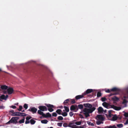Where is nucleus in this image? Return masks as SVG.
Returning <instances> with one entry per match:
<instances>
[{
	"label": "nucleus",
	"mask_w": 128,
	"mask_h": 128,
	"mask_svg": "<svg viewBox=\"0 0 128 128\" xmlns=\"http://www.w3.org/2000/svg\"><path fill=\"white\" fill-rule=\"evenodd\" d=\"M24 118L22 119L21 120H20L19 121V122L20 124H21L22 123H24Z\"/></svg>",
	"instance_id": "cd10ccee"
},
{
	"label": "nucleus",
	"mask_w": 128,
	"mask_h": 128,
	"mask_svg": "<svg viewBox=\"0 0 128 128\" xmlns=\"http://www.w3.org/2000/svg\"><path fill=\"white\" fill-rule=\"evenodd\" d=\"M0 98L2 100H6V98H5V96L4 94H3L0 96Z\"/></svg>",
	"instance_id": "72a5a7b5"
},
{
	"label": "nucleus",
	"mask_w": 128,
	"mask_h": 128,
	"mask_svg": "<svg viewBox=\"0 0 128 128\" xmlns=\"http://www.w3.org/2000/svg\"><path fill=\"white\" fill-rule=\"evenodd\" d=\"M8 86L6 85H2L1 87V88L3 90H6L7 89Z\"/></svg>",
	"instance_id": "6ab92c4d"
},
{
	"label": "nucleus",
	"mask_w": 128,
	"mask_h": 128,
	"mask_svg": "<svg viewBox=\"0 0 128 128\" xmlns=\"http://www.w3.org/2000/svg\"><path fill=\"white\" fill-rule=\"evenodd\" d=\"M16 119L14 117H12L11 119L8 122V123H14L15 120Z\"/></svg>",
	"instance_id": "f8f14e48"
},
{
	"label": "nucleus",
	"mask_w": 128,
	"mask_h": 128,
	"mask_svg": "<svg viewBox=\"0 0 128 128\" xmlns=\"http://www.w3.org/2000/svg\"><path fill=\"white\" fill-rule=\"evenodd\" d=\"M36 122V121L32 119H31L30 120V124H34Z\"/></svg>",
	"instance_id": "c85d7f7f"
},
{
	"label": "nucleus",
	"mask_w": 128,
	"mask_h": 128,
	"mask_svg": "<svg viewBox=\"0 0 128 128\" xmlns=\"http://www.w3.org/2000/svg\"><path fill=\"white\" fill-rule=\"evenodd\" d=\"M83 105L84 107L89 108H92V105L91 104L89 103L84 104Z\"/></svg>",
	"instance_id": "9d476101"
},
{
	"label": "nucleus",
	"mask_w": 128,
	"mask_h": 128,
	"mask_svg": "<svg viewBox=\"0 0 128 128\" xmlns=\"http://www.w3.org/2000/svg\"><path fill=\"white\" fill-rule=\"evenodd\" d=\"M45 105L48 108V110L50 112L53 111L54 110L52 108L54 107V106L50 104H45Z\"/></svg>",
	"instance_id": "f03ea898"
},
{
	"label": "nucleus",
	"mask_w": 128,
	"mask_h": 128,
	"mask_svg": "<svg viewBox=\"0 0 128 128\" xmlns=\"http://www.w3.org/2000/svg\"><path fill=\"white\" fill-rule=\"evenodd\" d=\"M30 122L28 121V120H26V122H25V124H28Z\"/></svg>",
	"instance_id": "13d9d810"
},
{
	"label": "nucleus",
	"mask_w": 128,
	"mask_h": 128,
	"mask_svg": "<svg viewBox=\"0 0 128 128\" xmlns=\"http://www.w3.org/2000/svg\"><path fill=\"white\" fill-rule=\"evenodd\" d=\"M102 105L107 108H110V104L106 102H104L102 104Z\"/></svg>",
	"instance_id": "9b49d317"
},
{
	"label": "nucleus",
	"mask_w": 128,
	"mask_h": 128,
	"mask_svg": "<svg viewBox=\"0 0 128 128\" xmlns=\"http://www.w3.org/2000/svg\"><path fill=\"white\" fill-rule=\"evenodd\" d=\"M73 126H74V127L73 126V128H79V126H77L76 125H73Z\"/></svg>",
	"instance_id": "5fc2aeb1"
},
{
	"label": "nucleus",
	"mask_w": 128,
	"mask_h": 128,
	"mask_svg": "<svg viewBox=\"0 0 128 128\" xmlns=\"http://www.w3.org/2000/svg\"><path fill=\"white\" fill-rule=\"evenodd\" d=\"M78 128H84V127L81 126H79Z\"/></svg>",
	"instance_id": "69168bd1"
},
{
	"label": "nucleus",
	"mask_w": 128,
	"mask_h": 128,
	"mask_svg": "<svg viewBox=\"0 0 128 128\" xmlns=\"http://www.w3.org/2000/svg\"><path fill=\"white\" fill-rule=\"evenodd\" d=\"M62 123L58 122L57 123V125L60 127H61L62 126Z\"/></svg>",
	"instance_id": "09e8293b"
},
{
	"label": "nucleus",
	"mask_w": 128,
	"mask_h": 128,
	"mask_svg": "<svg viewBox=\"0 0 128 128\" xmlns=\"http://www.w3.org/2000/svg\"><path fill=\"white\" fill-rule=\"evenodd\" d=\"M16 119V120H17L19 119V118L18 117H14Z\"/></svg>",
	"instance_id": "bf43d9fd"
},
{
	"label": "nucleus",
	"mask_w": 128,
	"mask_h": 128,
	"mask_svg": "<svg viewBox=\"0 0 128 128\" xmlns=\"http://www.w3.org/2000/svg\"><path fill=\"white\" fill-rule=\"evenodd\" d=\"M58 119L59 120H62L63 119V118L61 116H59L58 117Z\"/></svg>",
	"instance_id": "ea45409f"
},
{
	"label": "nucleus",
	"mask_w": 128,
	"mask_h": 128,
	"mask_svg": "<svg viewBox=\"0 0 128 128\" xmlns=\"http://www.w3.org/2000/svg\"><path fill=\"white\" fill-rule=\"evenodd\" d=\"M12 115L14 116H18V112H14L13 114H12Z\"/></svg>",
	"instance_id": "393cba45"
},
{
	"label": "nucleus",
	"mask_w": 128,
	"mask_h": 128,
	"mask_svg": "<svg viewBox=\"0 0 128 128\" xmlns=\"http://www.w3.org/2000/svg\"><path fill=\"white\" fill-rule=\"evenodd\" d=\"M84 95L83 94L82 95H79L76 96L75 98L77 100H78L80 98H82L84 97Z\"/></svg>",
	"instance_id": "2eb2a0df"
},
{
	"label": "nucleus",
	"mask_w": 128,
	"mask_h": 128,
	"mask_svg": "<svg viewBox=\"0 0 128 128\" xmlns=\"http://www.w3.org/2000/svg\"><path fill=\"white\" fill-rule=\"evenodd\" d=\"M38 113L40 115H42V116L44 117V116H45V114L40 110H38Z\"/></svg>",
	"instance_id": "4468645a"
},
{
	"label": "nucleus",
	"mask_w": 128,
	"mask_h": 128,
	"mask_svg": "<svg viewBox=\"0 0 128 128\" xmlns=\"http://www.w3.org/2000/svg\"><path fill=\"white\" fill-rule=\"evenodd\" d=\"M127 102V101L126 99H124L123 100V101L122 102V104H124L126 103Z\"/></svg>",
	"instance_id": "a18cd8bd"
},
{
	"label": "nucleus",
	"mask_w": 128,
	"mask_h": 128,
	"mask_svg": "<svg viewBox=\"0 0 128 128\" xmlns=\"http://www.w3.org/2000/svg\"><path fill=\"white\" fill-rule=\"evenodd\" d=\"M80 116V118H84V117H83V116L82 115V114H80L79 115Z\"/></svg>",
	"instance_id": "4d7b16f0"
},
{
	"label": "nucleus",
	"mask_w": 128,
	"mask_h": 128,
	"mask_svg": "<svg viewBox=\"0 0 128 128\" xmlns=\"http://www.w3.org/2000/svg\"><path fill=\"white\" fill-rule=\"evenodd\" d=\"M70 110H74V112H76L78 110V108L77 105H72L70 107Z\"/></svg>",
	"instance_id": "7ed1b4c3"
},
{
	"label": "nucleus",
	"mask_w": 128,
	"mask_h": 128,
	"mask_svg": "<svg viewBox=\"0 0 128 128\" xmlns=\"http://www.w3.org/2000/svg\"><path fill=\"white\" fill-rule=\"evenodd\" d=\"M64 108L65 111L66 112H68L69 111V108H68V107L67 106H64Z\"/></svg>",
	"instance_id": "c756f323"
},
{
	"label": "nucleus",
	"mask_w": 128,
	"mask_h": 128,
	"mask_svg": "<svg viewBox=\"0 0 128 128\" xmlns=\"http://www.w3.org/2000/svg\"><path fill=\"white\" fill-rule=\"evenodd\" d=\"M41 122L42 123L46 124L48 121L46 120H41Z\"/></svg>",
	"instance_id": "5701e85b"
},
{
	"label": "nucleus",
	"mask_w": 128,
	"mask_h": 128,
	"mask_svg": "<svg viewBox=\"0 0 128 128\" xmlns=\"http://www.w3.org/2000/svg\"><path fill=\"white\" fill-rule=\"evenodd\" d=\"M17 123H18V122L17 121V120H15V122H14V124H16Z\"/></svg>",
	"instance_id": "e2e57ef3"
},
{
	"label": "nucleus",
	"mask_w": 128,
	"mask_h": 128,
	"mask_svg": "<svg viewBox=\"0 0 128 128\" xmlns=\"http://www.w3.org/2000/svg\"><path fill=\"white\" fill-rule=\"evenodd\" d=\"M108 112H109L108 116L109 117H110L112 116L113 115L112 114H111V112H110V110Z\"/></svg>",
	"instance_id": "79ce46f5"
},
{
	"label": "nucleus",
	"mask_w": 128,
	"mask_h": 128,
	"mask_svg": "<svg viewBox=\"0 0 128 128\" xmlns=\"http://www.w3.org/2000/svg\"><path fill=\"white\" fill-rule=\"evenodd\" d=\"M112 99L114 102H117L119 100V98L116 96L112 98Z\"/></svg>",
	"instance_id": "ddd939ff"
},
{
	"label": "nucleus",
	"mask_w": 128,
	"mask_h": 128,
	"mask_svg": "<svg viewBox=\"0 0 128 128\" xmlns=\"http://www.w3.org/2000/svg\"><path fill=\"white\" fill-rule=\"evenodd\" d=\"M96 109L95 107H93L92 108H84L82 112H80L81 113H83V114L85 116V117L87 118L90 116L89 114L92 113Z\"/></svg>",
	"instance_id": "f257e3e1"
},
{
	"label": "nucleus",
	"mask_w": 128,
	"mask_h": 128,
	"mask_svg": "<svg viewBox=\"0 0 128 128\" xmlns=\"http://www.w3.org/2000/svg\"><path fill=\"white\" fill-rule=\"evenodd\" d=\"M75 120H74L73 121V123H72V122H70L68 124V126L70 127V128H73V126H72V125L73 124H74L73 123L75 121Z\"/></svg>",
	"instance_id": "2f4dec72"
},
{
	"label": "nucleus",
	"mask_w": 128,
	"mask_h": 128,
	"mask_svg": "<svg viewBox=\"0 0 128 128\" xmlns=\"http://www.w3.org/2000/svg\"><path fill=\"white\" fill-rule=\"evenodd\" d=\"M52 116H53L56 117L57 116V114L56 112H53L52 114Z\"/></svg>",
	"instance_id": "37998d69"
},
{
	"label": "nucleus",
	"mask_w": 128,
	"mask_h": 128,
	"mask_svg": "<svg viewBox=\"0 0 128 128\" xmlns=\"http://www.w3.org/2000/svg\"><path fill=\"white\" fill-rule=\"evenodd\" d=\"M19 108L18 109V110L19 111H21L22 109L23 108L22 106H20Z\"/></svg>",
	"instance_id": "58836bf2"
},
{
	"label": "nucleus",
	"mask_w": 128,
	"mask_h": 128,
	"mask_svg": "<svg viewBox=\"0 0 128 128\" xmlns=\"http://www.w3.org/2000/svg\"><path fill=\"white\" fill-rule=\"evenodd\" d=\"M56 112L59 115L61 114L62 112L61 109H58L56 111Z\"/></svg>",
	"instance_id": "aec40b11"
},
{
	"label": "nucleus",
	"mask_w": 128,
	"mask_h": 128,
	"mask_svg": "<svg viewBox=\"0 0 128 128\" xmlns=\"http://www.w3.org/2000/svg\"><path fill=\"white\" fill-rule=\"evenodd\" d=\"M87 123L89 125H90L91 126H94V124L93 123L91 122H89L88 121H87Z\"/></svg>",
	"instance_id": "f704fd0d"
},
{
	"label": "nucleus",
	"mask_w": 128,
	"mask_h": 128,
	"mask_svg": "<svg viewBox=\"0 0 128 128\" xmlns=\"http://www.w3.org/2000/svg\"><path fill=\"white\" fill-rule=\"evenodd\" d=\"M98 111L100 112H103V109L101 107H99L98 108Z\"/></svg>",
	"instance_id": "4be33fe9"
},
{
	"label": "nucleus",
	"mask_w": 128,
	"mask_h": 128,
	"mask_svg": "<svg viewBox=\"0 0 128 128\" xmlns=\"http://www.w3.org/2000/svg\"><path fill=\"white\" fill-rule=\"evenodd\" d=\"M10 107L14 109H15L16 108V106H10Z\"/></svg>",
	"instance_id": "6e6d98bb"
},
{
	"label": "nucleus",
	"mask_w": 128,
	"mask_h": 128,
	"mask_svg": "<svg viewBox=\"0 0 128 128\" xmlns=\"http://www.w3.org/2000/svg\"><path fill=\"white\" fill-rule=\"evenodd\" d=\"M8 93L9 94H12L14 91L13 89L11 88H9L7 89Z\"/></svg>",
	"instance_id": "1a4fd4ad"
},
{
	"label": "nucleus",
	"mask_w": 128,
	"mask_h": 128,
	"mask_svg": "<svg viewBox=\"0 0 128 128\" xmlns=\"http://www.w3.org/2000/svg\"><path fill=\"white\" fill-rule=\"evenodd\" d=\"M96 124H97L98 125L100 124H103V122H102V121L101 120L100 121H98L96 122Z\"/></svg>",
	"instance_id": "7c9ffc66"
},
{
	"label": "nucleus",
	"mask_w": 128,
	"mask_h": 128,
	"mask_svg": "<svg viewBox=\"0 0 128 128\" xmlns=\"http://www.w3.org/2000/svg\"><path fill=\"white\" fill-rule=\"evenodd\" d=\"M76 102L75 100L74 99H72V101L71 102V103L72 104H73L74 103Z\"/></svg>",
	"instance_id": "49530a36"
},
{
	"label": "nucleus",
	"mask_w": 128,
	"mask_h": 128,
	"mask_svg": "<svg viewBox=\"0 0 128 128\" xmlns=\"http://www.w3.org/2000/svg\"><path fill=\"white\" fill-rule=\"evenodd\" d=\"M51 116V114L49 112H48L46 114H45V116H44V117L46 118H50Z\"/></svg>",
	"instance_id": "dca6fc26"
},
{
	"label": "nucleus",
	"mask_w": 128,
	"mask_h": 128,
	"mask_svg": "<svg viewBox=\"0 0 128 128\" xmlns=\"http://www.w3.org/2000/svg\"><path fill=\"white\" fill-rule=\"evenodd\" d=\"M38 108L42 111H46L48 110V109L45 106H39Z\"/></svg>",
	"instance_id": "423d86ee"
},
{
	"label": "nucleus",
	"mask_w": 128,
	"mask_h": 128,
	"mask_svg": "<svg viewBox=\"0 0 128 128\" xmlns=\"http://www.w3.org/2000/svg\"><path fill=\"white\" fill-rule=\"evenodd\" d=\"M93 92V90L92 89H88L86 91L83 93V95L84 96L86 94H90Z\"/></svg>",
	"instance_id": "6e6552de"
},
{
	"label": "nucleus",
	"mask_w": 128,
	"mask_h": 128,
	"mask_svg": "<svg viewBox=\"0 0 128 128\" xmlns=\"http://www.w3.org/2000/svg\"><path fill=\"white\" fill-rule=\"evenodd\" d=\"M128 122H127V121L126 120V121L125 123V124H128Z\"/></svg>",
	"instance_id": "0e129e2a"
},
{
	"label": "nucleus",
	"mask_w": 128,
	"mask_h": 128,
	"mask_svg": "<svg viewBox=\"0 0 128 128\" xmlns=\"http://www.w3.org/2000/svg\"><path fill=\"white\" fill-rule=\"evenodd\" d=\"M26 116V114L24 113L18 112V116Z\"/></svg>",
	"instance_id": "f3484780"
},
{
	"label": "nucleus",
	"mask_w": 128,
	"mask_h": 128,
	"mask_svg": "<svg viewBox=\"0 0 128 128\" xmlns=\"http://www.w3.org/2000/svg\"><path fill=\"white\" fill-rule=\"evenodd\" d=\"M61 114L64 116H66L68 114L66 112H62V114Z\"/></svg>",
	"instance_id": "e433bc0d"
},
{
	"label": "nucleus",
	"mask_w": 128,
	"mask_h": 128,
	"mask_svg": "<svg viewBox=\"0 0 128 128\" xmlns=\"http://www.w3.org/2000/svg\"><path fill=\"white\" fill-rule=\"evenodd\" d=\"M101 96V94L100 92H98L97 94V97H100Z\"/></svg>",
	"instance_id": "a19ab883"
},
{
	"label": "nucleus",
	"mask_w": 128,
	"mask_h": 128,
	"mask_svg": "<svg viewBox=\"0 0 128 128\" xmlns=\"http://www.w3.org/2000/svg\"><path fill=\"white\" fill-rule=\"evenodd\" d=\"M116 126L118 128H121L123 126V125L122 124H117L116 125Z\"/></svg>",
	"instance_id": "c9c22d12"
},
{
	"label": "nucleus",
	"mask_w": 128,
	"mask_h": 128,
	"mask_svg": "<svg viewBox=\"0 0 128 128\" xmlns=\"http://www.w3.org/2000/svg\"><path fill=\"white\" fill-rule=\"evenodd\" d=\"M22 112H24V110H22Z\"/></svg>",
	"instance_id": "774afa93"
},
{
	"label": "nucleus",
	"mask_w": 128,
	"mask_h": 128,
	"mask_svg": "<svg viewBox=\"0 0 128 128\" xmlns=\"http://www.w3.org/2000/svg\"><path fill=\"white\" fill-rule=\"evenodd\" d=\"M118 90V89L116 88H114L110 89L112 92L116 91Z\"/></svg>",
	"instance_id": "b1692460"
},
{
	"label": "nucleus",
	"mask_w": 128,
	"mask_h": 128,
	"mask_svg": "<svg viewBox=\"0 0 128 128\" xmlns=\"http://www.w3.org/2000/svg\"><path fill=\"white\" fill-rule=\"evenodd\" d=\"M81 121H79V122H75V123L74 122L73 123L75 124H76L78 125H80L82 123Z\"/></svg>",
	"instance_id": "a878e982"
},
{
	"label": "nucleus",
	"mask_w": 128,
	"mask_h": 128,
	"mask_svg": "<svg viewBox=\"0 0 128 128\" xmlns=\"http://www.w3.org/2000/svg\"><path fill=\"white\" fill-rule=\"evenodd\" d=\"M6 91H4V92L3 93L4 94H6Z\"/></svg>",
	"instance_id": "338daca9"
},
{
	"label": "nucleus",
	"mask_w": 128,
	"mask_h": 128,
	"mask_svg": "<svg viewBox=\"0 0 128 128\" xmlns=\"http://www.w3.org/2000/svg\"><path fill=\"white\" fill-rule=\"evenodd\" d=\"M74 114L72 112H70L69 115L71 117Z\"/></svg>",
	"instance_id": "de8ad7c7"
},
{
	"label": "nucleus",
	"mask_w": 128,
	"mask_h": 128,
	"mask_svg": "<svg viewBox=\"0 0 128 128\" xmlns=\"http://www.w3.org/2000/svg\"><path fill=\"white\" fill-rule=\"evenodd\" d=\"M8 95H6V96H5V98H6V99L8 98Z\"/></svg>",
	"instance_id": "680f3d73"
},
{
	"label": "nucleus",
	"mask_w": 128,
	"mask_h": 128,
	"mask_svg": "<svg viewBox=\"0 0 128 128\" xmlns=\"http://www.w3.org/2000/svg\"><path fill=\"white\" fill-rule=\"evenodd\" d=\"M96 118H98L99 120L102 121L104 120V118L103 117L102 115H98L96 117Z\"/></svg>",
	"instance_id": "0eeeda50"
},
{
	"label": "nucleus",
	"mask_w": 128,
	"mask_h": 128,
	"mask_svg": "<svg viewBox=\"0 0 128 128\" xmlns=\"http://www.w3.org/2000/svg\"><path fill=\"white\" fill-rule=\"evenodd\" d=\"M78 108H79L80 109H82L83 108V105L82 104H78Z\"/></svg>",
	"instance_id": "bb28decb"
},
{
	"label": "nucleus",
	"mask_w": 128,
	"mask_h": 128,
	"mask_svg": "<svg viewBox=\"0 0 128 128\" xmlns=\"http://www.w3.org/2000/svg\"><path fill=\"white\" fill-rule=\"evenodd\" d=\"M116 94L115 93H111L109 95H108V96L109 97L110 96L112 95Z\"/></svg>",
	"instance_id": "603ef678"
},
{
	"label": "nucleus",
	"mask_w": 128,
	"mask_h": 128,
	"mask_svg": "<svg viewBox=\"0 0 128 128\" xmlns=\"http://www.w3.org/2000/svg\"><path fill=\"white\" fill-rule=\"evenodd\" d=\"M106 98L105 97H103L101 98V100L102 102H104L106 100Z\"/></svg>",
	"instance_id": "c03bdc74"
},
{
	"label": "nucleus",
	"mask_w": 128,
	"mask_h": 128,
	"mask_svg": "<svg viewBox=\"0 0 128 128\" xmlns=\"http://www.w3.org/2000/svg\"><path fill=\"white\" fill-rule=\"evenodd\" d=\"M105 128H117L115 125L112 126H107L105 127Z\"/></svg>",
	"instance_id": "412c9836"
},
{
	"label": "nucleus",
	"mask_w": 128,
	"mask_h": 128,
	"mask_svg": "<svg viewBox=\"0 0 128 128\" xmlns=\"http://www.w3.org/2000/svg\"><path fill=\"white\" fill-rule=\"evenodd\" d=\"M124 116L126 117H128V113H125L124 114Z\"/></svg>",
	"instance_id": "3c124183"
},
{
	"label": "nucleus",
	"mask_w": 128,
	"mask_h": 128,
	"mask_svg": "<svg viewBox=\"0 0 128 128\" xmlns=\"http://www.w3.org/2000/svg\"><path fill=\"white\" fill-rule=\"evenodd\" d=\"M31 118H32L31 117H28V116H27L26 118V120H29Z\"/></svg>",
	"instance_id": "864d4df0"
},
{
	"label": "nucleus",
	"mask_w": 128,
	"mask_h": 128,
	"mask_svg": "<svg viewBox=\"0 0 128 128\" xmlns=\"http://www.w3.org/2000/svg\"><path fill=\"white\" fill-rule=\"evenodd\" d=\"M24 108L25 109V110H26L27 109L28 106L27 104H24L23 106Z\"/></svg>",
	"instance_id": "4c0bfd02"
},
{
	"label": "nucleus",
	"mask_w": 128,
	"mask_h": 128,
	"mask_svg": "<svg viewBox=\"0 0 128 128\" xmlns=\"http://www.w3.org/2000/svg\"><path fill=\"white\" fill-rule=\"evenodd\" d=\"M118 118V117L116 114H114L113 115L112 117V120L114 121L116 120Z\"/></svg>",
	"instance_id": "a211bd4d"
},
{
	"label": "nucleus",
	"mask_w": 128,
	"mask_h": 128,
	"mask_svg": "<svg viewBox=\"0 0 128 128\" xmlns=\"http://www.w3.org/2000/svg\"><path fill=\"white\" fill-rule=\"evenodd\" d=\"M70 99H67L65 100L64 102V104H66L68 103L70 101Z\"/></svg>",
	"instance_id": "473e14b6"
},
{
	"label": "nucleus",
	"mask_w": 128,
	"mask_h": 128,
	"mask_svg": "<svg viewBox=\"0 0 128 128\" xmlns=\"http://www.w3.org/2000/svg\"><path fill=\"white\" fill-rule=\"evenodd\" d=\"M111 92L110 91V90L109 89H108L107 90H105V92L107 93H110Z\"/></svg>",
	"instance_id": "8fccbe9b"
},
{
	"label": "nucleus",
	"mask_w": 128,
	"mask_h": 128,
	"mask_svg": "<svg viewBox=\"0 0 128 128\" xmlns=\"http://www.w3.org/2000/svg\"><path fill=\"white\" fill-rule=\"evenodd\" d=\"M110 108H112L115 110H118L121 109L120 107L114 105H110Z\"/></svg>",
	"instance_id": "20e7f679"
},
{
	"label": "nucleus",
	"mask_w": 128,
	"mask_h": 128,
	"mask_svg": "<svg viewBox=\"0 0 128 128\" xmlns=\"http://www.w3.org/2000/svg\"><path fill=\"white\" fill-rule=\"evenodd\" d=\"M37 109L34 107L31 108L28 110V111L31 112L33 114L36 113Z\"/></svg>",
	"instance_id": "39448f33"
},
{
	"label": "nucleus",
	"mask_w": 128,
	"mask_h": 128,
	"mask_svg": "<svg viewBox=\"0 0 128 128\" xmlns=\"http://www.w3.org/2000/svg\"><path fill=\"white\" fill-rule=\"evenodd\" d=\"M9 112H10L12 113V114H13V113H14V111L13 110H11L10 111H9Z\"/></svg>",
	"instance_id": "052dcab7"
}]
</instances>
